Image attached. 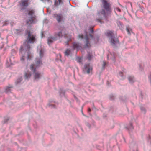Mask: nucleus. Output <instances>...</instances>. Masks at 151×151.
<instances>
[{
	"instance_id": "nucleus-1",
	"label": "nucleus",
	"mask_w": 151,
	"mask_h": 151,
	"mask_svg": "<svg viewBox=\"0 0 151 151\" xmlns=\"http://www.w3.org/2000/svg\"><path fill=\"white\" fill-rule=\"evenodd\" d=\"M60 30L61 31L58 33L55 34L54 36H50L48 37L47 39V43L50 45L53 42L56 41L58 38H60L63 36H64L65 38L66 39V41L65 42V45H68V42L71 40L70 38H68L67 35L65 33V29L63 27L60 28Z\"/></svg>"
},
{
	"instance_id": "nucleus-2",
	"label": "nucleus",
	"mask_w": 151,
	"mask_h": 151,
	"mask_svg": "<svg viewBox=\"0 0 151 151\" xmlns=\"http://www.w3.org/2000/svg\"><path fill=\"white\" fill-rule=\"evenodd\" d=\"M43 51L42 50H40L39 53L40 58L38 59L37 58L35 63L32 64L30 66L31 69L34 72L33 76L35 80L39 79L42 76L40 73L36 71V69L42 64L41 58L43 55Z\"/></svg>"
},
{
	"instance_id": "nucleus-3",
	"label": "nucleus",
	"mask_w": 151,
	"mask_h": 151,
	"mask_svg": "<svg viewBox=\"0 0 151 151\" xmlns=\"http://www.w3.org/2000/svg\"><path fill=\"white\" fill-rule=\"evenodd\" d=\"M24 47L27 49L26 50L24 48L23 46H21L20 49V52L21 53V57L20 60L22 62H23L25 58H26L27 60H30L32 57V53L29 51L30 47L29 45H27L24 46Z\"/></svg>"
},
{
	"instance_id": "nucleus-4",
	"label": "nucleus",
	"mask_w": 151,
	"mask_h": 151,
	"mask_svg": "<svg viewBox=\"0 0 151 151\" xmlns=\"http://www.w3.org/2000/svg\"><path fill=\"white\" fill-rule=\"evenodd\" d=\"M26 34L28 35L27 41L28 43H33L36 41V36L31 33L29 30L26 31Z\"/></svg>"
},
{
	"instance_id": "nucleus-5",
	"label": "nucleus",
	"mask_w": 151,
	"mask_h": 151,
	"mask_svg": "<svg viewBox=\"0 0 151 151\" xmlns=\"http://www.w3.org/2000/svg\"><path fill=\"white\" fill-rule=\"evenodd\" d=\"M27 14L28 15L31 16V18L29 19V21H27L26 23L28 24L29 23H32L34 20L35 19L36 16L33 15L35 14V11L34 10L31 9H28L27 10Z\"/></svg>"
},
{
	"instance_id": "nucleus-6",
	"label": "nucleus",
	"mask_w": 151,
	"mask_h": 151,
	"mask_svg": "<svg viewBox=\"0 0 151 151\" xmlns=\"http://www.w3.org/2000/svg\"><path fill=\"white\" fill-rule=\"evenodd\" d=\"M101 2L104 8L107 12L111 11V5L109 2L106 0H102Z\"/></svg>"
},
{
	"instance_id": "nucleus-7",
	"label": "nucleus",
	"mask_w": 151,
	"mask_h": 151,
	"mask_svg": "<svg viewBox=\"0 0 151 151\" xmlns=\"http://www.w3.org/2000/svg\"><path fill=\"white\" fill-rule=\"evenodd\" d=\"M92 70V67L89 64H87L85 65L83 70L84 71L86 72L87 73L89 74L91 72Z\"/></svg>"
},
{
	"instance_id": "nucleus-8",
	"label": "nucleus",
	"mask_w": 151,
	"mask_h": 151,
	"mask_svg": "<svg viewBox=\"0 0 151 151\" xmlns=\"http://www.w3.org/2000/svg\"><path fill=\"white\" fill-rule=\"evenodd\" d=\"M110 40L111 44L113 46H115L119 43L118 39L115 37L114 36L110 38Z\"/></svg>"
},
{
	"instance_id": "nucleus-9",
	"label": "nucleus",
	"mask_w": 151,
	"mask_h": 151,
	"mask_svg": "<svg viewBox=\"0 0 151 151\" xmlns=\"http://www.w3.org/2000/svg\"><path fill=\"white\" fill-rule=\"evenodd\" d=\"M106 12L104 9H102L100 11L98 12L97 15L99 17H102L103 16L104 17H105Z\"/></svg>"
},
{
	"instance_id": "nucleus-10",
	"label": "nucleus",
	"mask_w": 151,
	"mask_h": 151,
	"mask_svg": "<svg viewBox=\"0 0 151 151\" xmlns=\"http://www.w3.org/2000/svg\"><path fill=\"white\" fill-rule=\"evenodd\" d=\"M85 47L86 48H89L91 45L88 41L89 38L88 35H86L85 37Z\"/></svg>"
},
{
	"instance_id": "nucleus-11",
	"label": "nucleus",
	"mask_w": 151,
	"mask_h": 151,
	"mask_svg": "<svg viewBox=\"0 0 151 151\" xmlns=\"http://www.w3.org/2000/svg\"><path fill=\"white\" fill-rule=\"evenodd\" d=\"M53 17H56V19L58 22H60L62 20L63 17L61 14H54Z\"/></svg>"
},
{
	"instance_id": "nucleus-12",
	"label": "nucleus",
	"mask_w": 151,
	"mask_h": 151,
	"mask_svg": "<svg viewBox=\"0 0 151 151\" xmlns=\"http://www.w3.org/2000/svg\"><path fill=\"white\" fill-rule=\"evenodd\" d=\"M73 47L74 49H76L77 50H79L81 47L80 44L76 42H74L73 43Z\"/></svg>"
},
{
	"instance_id": "nucleus-13",
	"label": "nucleus",
	"mask_w": 151,
	"mask_h": 151,
	"mask_svg": "<svg viewBox=\"0 0 151 151\" xmlns=\"http://www.w3.org/2000/svg\"><path fill=\"white\" fill-rule=\"evenodd\" d=\"M105 34L106 36L110 37V38L114 36L113 32L110 31H108L105 33Z\"/></svg>"
},
{
	"instance_id": "nucleus-14",
	"label": "nucleus",
	"mask_w": 151,
	"mask_h": 151,
	"mask_svg": "<svg viewBox=\"0 0 151 151\" xmlns=\"http://www.w3.org/2000/svg\"><path fill=\"white\" fill-rule=\"evenodd\" d=\"M32 76V74L30 72L27 71V72H26L24 74V77L26 79H28L31 77Z\"/></svg>"
},
{
	"instance_id": "nucleus-15",
	"label": "nucleus",
	"mask_w": 151,
	"mask_h": 151,
	"mask_svg": "<svg viewBox=\"0 0 151 151\" xmlns=\"http://www.w3.org/2000/svg\"><path fill=\"white\" fill-rule=\"evenodd\" d=\"M93 58V55L91 53H88L87 55V58L89 60H90Z\"/></svg>"
},
{
	"instance_id": "nucleus-16",
	"label": "nucleus",
	"mask_w": 151,
	"mask_h": 151,
	"mask_svg": "<svg viewBox=\"0 0 151 151\" xmlns=\"http://www.w3.org/2000/svg\"><path fill=\"white\" fill-rule=\"evenodd\" d=\"M64 53L65 55L68 56L71 53V51L70 50L68 49L65 51Z\"/></svg>"
},
{
	"instance_id": "nucleus-17",
	"label": "nucleus",
	"mask_w": 151,
	"mask_h": 151,
	"mask_svg": "<svg viewBox=\"0 0 151 151\" xmlns=\"http://www.w3.org/2000/svg\"><path fill=\"white\" fill-rule=\"evenodd\" d=\"M128 80L129 82L131 83L133 82L134 80V77L132 76H129L128 78Z\"/></svg>"
},
{
	"instance_id": "nucleus-18",
	"label": "nucleus",
	"mask_w": 151,
	"mask_h": 151,
	"mask_svg": "<svg viewBox=\"0 0 151 151\" xmlns=\"http://www.w3.org/2000/svg\"><path fill=\"white\" fill-rule=\"evenodd\" d=\"M126 29L128 33L129 34H130L131 32H132V29L129 28V27H127L126 28Z\"/></svg>"
},
{
	"instance_id": "nucleus-19",
	"label": "nucleus",
	"mask_w": 151,
	"mask_h": 151,
	"mask_svg": "<svg viewBox=\"0 0 151 151\" xmlns=\"http://www.w3.org/2000/svg\"><path fill=\"white\" fill-rule=\"evenodd\" d=\"M12 88V86L8 87L6 88L5 91L6 92H10L11 90V88Z\"/></svg>"
},
{
	"instance_id": "nucleus-20",
	"label": "nucleus",
	"mask_w": 151,
	"mask_h": 151,
	"mask_svg": "<svg viewBox=\"0 0 151 151\" xmlns=\"http://www.w3.org/2000/svg\"><path fill=\"white\" fill-rule=\"evenodd\" d=\"M78 37L79 38L83 39V35H79L78 36Z\"/></svg>"
},
{
	"instance_id": "nucleus-21",
	"label": "nucleus",
	"mask_w": 151,
	"mask_h": 151,
	"mask_svg": "<svg viewBox=\"0 0 151 151\" xmlns=\"http://www.w3.org/2000/svg\"><path fill=\"white\" fill-rule=\"evenodd\" d=\"M106 65V62L104 61L103 62V64L102 65L103 68Z\"/></svg>"
},
{
	"instance_id": "nucleus-22",
	"label": "nucleus",
	"mask_w": 151,
	"mask_h": 151,
	"mask_svg": "<svg viewBox=\"0 0 151 151\" xmlns=\"http://www.w3.org/2000/svg\"><path fill=\"white\" fill-rule=\"evenodd\" d=\"M58 1L59 2V4L63 3V0H58Z\"/></svg>"
},
{
	"instance_id": "nucleus-23",
	"label": "nucleus",
	"mask_w": 151,
	"mask_h": 151,
	"mask_svg": "<svg viewBox=\"0 0 151 151\" xmlns=\"http://www.w3.org/2000/svg\"><path fill=\"white\" fill-rule=\"evenodd\" d=\"M54 4L56 6H57L58 5V2H57V1L56 0H55V1Z\"/></svg>"
},
{
	"instance_id": "nucleus-24",
	"label": "nucleus",
	"mask_w": 151,
	"mask_h": 151,
	"mask_svg": "<svg viewBox=\"0 0 151 151\" xmlns=\"http://www.w3.org/2000/svg\"><path fill=\"white\" fill-rule=\"evenodd\" d=\"M15 31L16 32H21V30L19 29H15Z\"/></svg>"
},
{
	"instance_id": "nucleus-25",
	"label": "nucleus",
	"mask_w": 151,
	"mask_h": 151,
	"mask_svg": "<svg viewBox=\"0 0 151 151\" xmlns=\"http://www.w3.org/2000/svg\"><path fill=\"white\" fill-rule=\"evenodd\" d=\"M81 58H78V62L79 63H80L81 62Z\"/></svg>"
},
{
	"instance_id": "nucleus-26",
	"label": "nucleus",
	"mask_w": 151,
	"mask_h": 151,
	"mask_svg": "<svg viewBox=\"0 0 151 151\" xmlns=\"http://www.w3.org/2000/svg\"><path fill=\"white\" fill-rule=\"evenodd\" d=\"M116 9L117 11H118L119 12H120L121 11V9L119 8H116Z\"/></svg>"
},
{
	"instance_id": "nucleus-27",
	"label": "nucleus",
	"mask_w": 151,
	"mask_h": 151,
	"mask_svg": "<svg viewBox=\"0 0 151 151\" xmlns=\"http://www.w3.org/2000/svg\"><path fill=\"white\" fill-rule=\"evenodd\" d=\"M122 72H120L119 73V75L121 76H122Z\"/></svg>"
},
{
	"instance_id": "nucleus-28",
	"label": "nucleus",
	"mask_w": 151,
	"mask_h": 151,
	"mask_svg": "<svg viewBox=\"0 0 151 151\" xmlns=\"http://www.w3.org/2000/svg\"><path fill=\"white\" fill-rule=\"evenodd\" d=\"M22 80V78H20L19 79V81H18V80H17V82H18L17 83V84L18 83H19V82H21V81Z\"/></svg>"
},
{
	"instance_id": "nucleus-29",
	"label": "nucleus",
	"mask_w": 151,
	"mask_h": 151,
	"mask_svg": "<svg viewBox=\"0 0 151 151\" xmlns=\"http://www.w3.org/2000/svg\"><path fill=\"white\" fill-rule=\"evenodd\" d=\"M133 128L132 126V124H131V127H130V129H133Z\"/></svg>"
},
{
	"instance_id": "nucleus-30",
	"label": "nucleus",
	"mask_w": 151,
	"mask_h": 151,
	"mask_svg": "<svg viewBox=\"0 0 151 151\" xmlns=\"http://www.w3.org/2000/svg\"><path fill=\"white\" fill-rule=\"evenodd\" d=\"M91 111V109L89 108L88 109V111L90 112Z\"/></svg>"
},
{
	"instance_id": "nucleus-31",
	"label": "nucleus",
	"mask_w": 151,
	"mask_h": 151,
	"mask_svg": "<svg viewBox=\"0 0 151 151\" xmlns=\"http://www.w3.org/2000/svg\"><path fill=\"white\" fill-rule=\"evenodd\" d=\"M90 37H93V36L92 35H91V34H90Z\"/></svg>"
},
{
	"instance_id": "nucleus-32",
	"label": "nucleus",
	"mask_w": 151,
	"mask_h": 151,
	"mask_svg": "<svg viewBox=\"0 0 151 151\" xmlns=\"http://www.w3.org/2000/svg\"><path fill=\"white\" fill-rule=\"evenodd\" d=\"M110 99H111V100H112V99H112V98H111V97L110 98Z\"/></svg>"
},
{
	"instance_id": "nucleus-33",
	"label": "nucleus",
	"mask_w": 151,
	"mask_h": 151,
	"mask_svg": "<svg viewBox=\"0 0 151 151\" xmlns=\"http://www.w3.org/2000/svg\"><path fill=\"white\" fill-rule=\"evenodd\" d=\"M150 82L151 83V78H150Z\"/></svg>"
}]
</instances>
